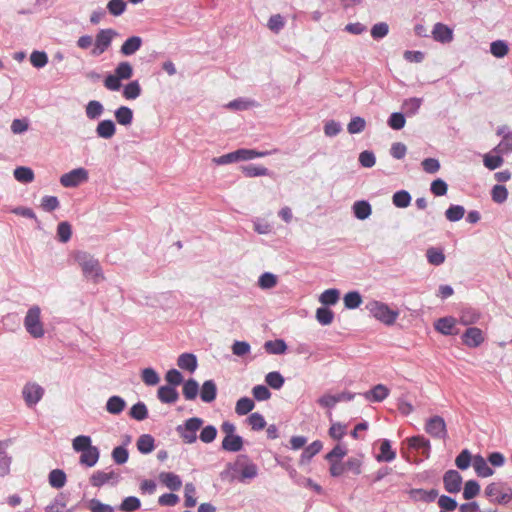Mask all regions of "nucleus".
I'll return each mask as SVG.
<instances>
[{
  "label": "nucleus",
  "mask_w": 512,
  "mask_h": 512,
  "mask_svg": "<svg viewBox=\"0 0 512 512\" xmlns=\"http://www.w3.org/2000/svg\"><path fill=\"white\" fill-rule=\"evenodd\" d=\"M226 469L232 471L233 478L242 483L258 476V466L247 454L237 455L234 462L227 463Z\"/></svg>",
  "instance_id": "f257e3e1"
},
{
  "label": "nucleus",
  "mask_w": 512,
  "mask_h": 512,
  "mask_svg": "<svg viewBox=\"0 0 512 512\" xmlns=\"http://www.w3.org/2000/svg\"><path fill=\"white\" fill-rule=\"evenodd\" d=\"M74 260L81 267L86 278H92L94 282H99L104 278L99 261L89 253L77 251L74 254Z\"/></svg>",
  "instance_id": "f03ea898"
},
{
  "label": "nucleus",
  "mask_w": 512,
  "mask_h": 512,
  "mask_svg": "<svg viewBox=\"0 0 512 512\" xmlns=\"http://www.w3.org/2000/svg\"><path fill=\"white\" fill-rule=\"evenodd\" d=\"M365 308L375 319L385 325L394 324L399 316L397 310H393L386 303L377 300L368 302Z\"/></svg>",
  "instance_id": "7ed1b4c3"
},
{
  "label": "nucleus",
  "mask_w": 512,
  "mask_h": 512,
  "mask_svg": "<svg viewBox=\"0 0 512 512\" xmlns=\"http://www.w3.org/2000/svg\"><path fill=\"white\" fill-rule=\"evenodd\" d=\"M23 324L31 337L38 339L45 335L44 325L41 321V309L38 305H33L28 309Z\"/></svg>",
  "instance_id": "20e7f679"
},
{
  "label": "nucleus",
  "mask_w": 512,
  "mask_h": 512,
  "mask_svg": "<svg viewBox=\"0 0 512 512\" xmlns=\"http://www.w3.org/2000/svg\"><path fill=\"white\" fill-rule=\"evenodd\" d=\"M204 420L200 417H191L176 427V432L185 444L197 441V432L202 428Z\"/></svg>",
  "instance_id": "39448f33"
},
{
  "label": "nucleus",
  "mask_w": 512,
  "mask_h": 512,
  "mask_svg": "<svg viewBox=\"0 0 512 512\" xmlns=\"http://www.w3.org/2000/svg\"><path fill=\"white\" fill-rule=\"evenodd\" d=\"M88 178V171L85 168L79 167L63 174L60 177V184L65 188H75L86 182Z\"/></svg>",
  "instance_id": "423d86ee"
},
{
  "label": "nucleus",
  "mask_w": 512,
  "mask_h": 512,
  "mask_svg": "<svg viewBox=\"0 0 512 512\" xmlns=\"http://www.w3.org/2000/svg\"><path fill=\"white\" fill-rule=\"evenodd\" d=\"M486 497L491 498V501L496 504L506 505L512 500V489L507 487L504 492L500 490V484L490 483L484 491Z\"/></svg>",
  "instance_id": "0eeeda50"
},
{
  "label": "nucleus",
  "mask_w": 512,
  "mask_h": 512,
  "mask_svg": "<svg viewBox=\"0 0 512 512\" xmlns=\"http://www.w3.org/2000/svg\"><path fill=\"white\" fill-rule=\"evenodd\" d=\"M117 35V32L111 28L101 29L95 38L94 48L92 54L99 56L104 53L111 45L113 37Z\"/></svg>",
  "instance_id": "6e6552de"
},
{
  "label": "nucleus",
  "mask_w": 512,
  "mask_h": 512,
  "mask_svg": "<svg viewBox=\"0 0 512 512\" xmlns=\"http://www.w3.org/2000/svg\"><path fill=\"white\" fill-rule=\"evenodd\" d=\"M425 431L433 438L445 439L447 437L445 420L438 415L430 417L426 421Z\"/></svg>",
  "instance_id": "1a4fd4ad"
},
{
  "label": "nucleus",
  "mask_w": 512,
  "mask_h": 512,
  "mask_svg": "<svg viewBox=\"0 0 512 512\" xmlns=\"http://www.w3.org/2000/svg\"><path fill=\"white\" fill-rule=\"evenodd\" d=\"M44 389L35 382H28L22 389L23 399L28 407L35 406L43 397Z\"/></svg>",
  "instance_id": "9d476101"
},
{
  "label": "nucleus",
  "mask_w": 512,
  "mask_h": 512,
  "mask_svg": "<svg viewBox=\"0 0 512 512\" xmlns=\"http://www.w3.org/2000/svg\"><path fill=\"white\" fill-rule=\"evenodd\" d=\"M462 483L463 478L457 470L450 469L443 475L444 488L450 494H456L460 492Z\"/></svg>",
  "instance_id": "9b49d317"
},
{
  "label": "nucleus",
  "mask_w": 512,
  "mask_h": 512,
  "mask_svg": "<svg viewBox=\"0 0 512 512\" xmlns=\"http://www.w3.org/2000/svg\"><path fill=\"white\" fill-rule=\"evenodd\" d=\"M432 38L441 44H448L454 39L453 29L448 25L437 22L431 32Z\"/></svg>",
  "instance_id": "f8f14e48"
},
{
  "label": "nucleus",
  "mask_w": 512,
  "mask_h": 512,
  "mask_svg": "<svg viewBox=\"0 0 512 512\" xmlns=\"http://www.w3.org/2000/svg\"><path fill=\"white\" fill-rule=\"evenodd\" d=\"M120 481V475L114 471L104 472L95 471L90 477V483L94 487H102L105 484L111 482L117 484Z\"/></svg>",
  "instance_id": "ddd939ff"
},
{
  "label": "nucleus",
  "mask_w": 512,
  "mask_h": 512,
  "mask_svg": "<svg viewBox=\"0 0 512 512\" xmlns=\"http://www.w3.org/2000/svg\"><path fill=\"white\" fill-rule=\"evenodd\" d=\"M462 341L470 348L479 347L484 341L483 332L478 327H469L463 333Z\"/></svg>",
  "instance_id": "4468645a"
},
{
  "label": "nucleus",
  "mask_w": 512,
  "mask_h": 512,
  "mask_svg": "<svg viewBox=\"0 0 512 512\" xmlns=\"http://www.w3.org/2000/svg\"><path fill=\"white\" fill-rule=\"evenodd\" d=\"M408 495L411 500L415 502L431 503L434 502L438 497L437 489L424 490L421 488H412L408 491Z\"/></svg>",
  "instance_id": "2eb2a0df"
},
{
  "label": "nucleus",
  "mask_w": 512,
  "mask_h": 512,
  "mask_svg": "<svg viewBox=\"0 0 512 512\" xmlns=\"http://www.w3.org/2000/svg\"><path fill=\"white\" fill-rule=\"evenodd\" d=\"M361 395L369 402H382L389 396V389L383 384H377Z\"/></svg>",
  "instance_id": "dca6fc26"
},
{
  "label": "nucleus",
  "mask_w": 512,
  "mask_h": 512,
  "mask_svg": "<svg viewBox=\"0 0 512 512\" xmlns=\"http://www.w3.org/2000/svg\"><path fill=\"white\" fill-rule=\"evenodd\" d=\"M455 325H456V319L451 316H447V317L439 318L435 322L434 328L439 333L449 336V335H456L458 333V331L455 330Z\"/></svg>",
  "instance_id": "f3484780"
},
{
  "label": "nucleus",
  "mask_w": 512,
  "mask_h": 512,
  "mask_svg": "<svg viewBox=\"0 0 512 512\" xmlns=\"http://www.w3.org/2000/svg\"><path fill=\"white\" fill-rule=\"evenodd\" d=\"M100 458V450L97 446L91 445L81 452L79 463L88 468L94 467Z\"/></svg>",
  "instance_id": "a211bd4d"
},
{
  "label": "nucleus",
  "mask_w": 512,
  "mask_h": 512,
  "mask_svg": "<svg viewBox=\"0 0 512 512\" xmlns=\"http://www.w3.org/2000/svg\"><path fill=\"white\" fill-rule=\"evenodd\" d=\"M473 468L478 477L486 478L494 474V470L488 465V460L480 454L473 456Z\"/></svg>",
  "instance_id": "6ab92c4d"
},
{
  "label": "nucleus",
  "mask_w": 512,
  "mask_h": 512,
  "mask_svg": "<svg viewBox=\"0 0 512 512\" xmlns=\"http://www.w3.org/2000/svg\"><path fill=\"white\" fill-rule=\"evenodd\" d=\"M199 395L203 402H213L217 397V385L215 381L212 379L204 381L201 389L199 388Z\"/></svg>",
  "instance_id": "aec40b11"
},
{
  "label": "nucleus",
  "mask_w": 512,
  "mask_h": 512,
  "mask_svg": "<svg viewBox=\"0 0 512 512\" xmlns=\"http://www.w3.org/2000/svg\"><path fill=\"white\" fill-rule=\"evenodd\" d=\"M244 446V439L238 434L224 437L221 443V448L227 452H240Z\"/></svg>",
  "instance_id": "412c9836"
},
{
  "label": "nucleus",
  "mask_w": 512,
  "mask_h": 512,
  "mask_svg": "<svg viewBox=\"0 0 512 512\" xmlns=\"http://www.w3.org/2000/svg\"><path fill=\"white\" fill-rule=\"evenodd\" d=\"M95 131L99 138L111 139L116 133V125L111 119L101 120Z\"/></svg>",
  "instance_id": "4be33fe9"
},
{
  "label": "nucleus",
  "mask_w": 512,
  "mask_h": 512,
  "mask_svg": "<svg viewBox=\"0 0 512 512\" xmlns=\"http://www.w3.org/2000/svg\"><path fill=\"white\" fill-rule=\"evenodd\" d=\"M158 399L165 404L175 403L179 398V393L175 387L164 385L159 387L157 391Z\"/></svg>",
  "instance_id": "5701e85b"
},
{
  "label": "nucleus",
  "mask_w": 512,
  "mask_h": 512,
  "mask_svg": "<svg viewBox=\"0 0 512 512\" xmlns=\"http://www.w3.org/2000/svg\"><path fill=\"white\" fill-rule=\"evenodd\" d=\"M159 480L171 491H178L182 486L181 478L173 472H161Z\"/></svg>",
  "instance_id": "b1692460"
},
{
  "label": "nucleus",
  "mask_w": 512,
  "mask_h": 512,
  "mask_svg": "<svg viewBox=\"0 0 512 512\" xmlns=\"http://www.w3.org/2000/svg\"><path fill=\"white\" fill-rule=\"evenodd\" d=\"M408 444L410 448L420 450L422 454L425 455L426 458L429 457L431 449L429 439L421 435L413 436L408 439Z\"/></svg>",
  "instance_id": "393cba45"
},
{
  "label": "nucleus",
  "mask_w": 512,
  "mask_h": 512,
  "mask_svg": "<svg viewBox=\"0 0 512 512\" xmlns=\"http://www.w3.org/2000/svg\"><path fill=\"white\" fill-rule=\"evenodd\" d=\"M142 38L139 36H131L127 38L120 48V52L125 56L135 54L142 46Z\"/></svg>",
  "instance_id": "a878e982"
},
{
  "label": "nucleus",
  "mask_w": 512,
  "mask_h": 512,
  "mask_svg": "<svg viewBox=\"0 0 512 512\" xmlns=\"http://www.w3.org/2000/svg\"><path fill=\"white\" fill-rule=\"evenodd\" d=\"M177 365L181 369L192 373L197 369L198 366L197 357L193 353H182L177 359Z\"/></svg>",
  "instance_id": "bb28decb"
},
{
  "label": "nucleus",
  "mask_w": 512,
  "mask_h": 512,
  "mask_svg": "<svg viewBox=\"0 0 512 512\" xmlns=\"http://www.w3.org/2000/svg\"><path fill=\"white\" fill-rule=\"evenodd\" d=\"M352 212L355 218L365 220L369 218L372 213L371 204L366 200H358L352 206Z\"/></svg>",
  "instance_id": "cd10ccee"
},
{
  "label": "nucleus",
  "mask_w": 512,
  "mask_h": 512,
  "mask_svg": "<svg viewBox=\"0 0 512 512\" xmlns=\"http://www.w3.org/2000/svg\"><path fill=\"white\" fill-rule=\"evenodd\" d=\"M396 458V451L392 449L391 442L383 439L380 444V453L376 456L378 462H391Z\"/></svg>",
  "instance_id": "c85d7f7f"
},
{
  "label": "nucleus",
  "mask_w": 512,
  "mask_h": 512,
  "mask_svg": "<svg viewBox=\"0 0 512 512\" xmlns=\"http://www.w3.org/2000/svg\"><path fill=\"white\" fill-rule=\"evenodd\" d=\"M130 442V437L127 436V439L123 445H119L113 448L111 452V457L115 464L123 465L129 459V451L126 448V445Z\"/></svg>",
  "instance_id": "c756f323"
},
{
  "label": "nucleus",
  "mask_w": 512,
  "mask_h": 512,
  "mask_svg": "<svg viewBox=\"0 0 512 512\" xmlns=\"http://www.w3.org/2000/svg\"><path fill=\"white\" fill-rule=\"evenodd\" d=\"M322 447L323 444L320 440H315L310 445L305 447L300 456V464L304 465L309 463L311 459L321 451Z\"/></svg>",
  "instance_id": "7c9ffc66"
},
{
  "label": "nucleus",
  "mask_w": 512,
  "mask_h": 512,
  "mask_svg": "<svg viewBox=\"0 0 512 512\" xmlns=\"http://www.w3.org/2000/svg\"><path fill=\"white\" fill-rule=\"evenodd\" d=\"M125 407L126 401L122 397L117 395L109 397L105 406L107 412L112 415H119L120 413L123 412Z\"/></svg>",
  "instance_id": "2f4dec72"
},
{
  "label": "nucleus",
  "mask_w": 512,
  "mask_h": 512,
  "mask_svg": "<svg viewBox=\"0 0 512 512\" xmlns=\"http://www.w3.org/2000/svg\"><path fill=\"white\" fill-rule=\"evenodd\" d=\"M480 313L472 307H463L460 311L459 322L464 325H472L478 322Z\"/></svg>",
  "instance_id": "473e14b6"
},
{
  "label": "nucleus",
  "mask_w": 512,
  "mask_h": 512,
  "mask_svg": "<svg viewBox=\"0 0 512 512\" xmlns=\"http://www.w3.org/2000/svg\"><path fill=\"white\" fill-rule=\"evenodd\" d=\"M115 119L119 125L129 126L133 122V110L128 106H120L114 112Z\"/></svg>",
  "instance_id": "72a5a7b5"
},
{
  "label": "nucleus",
  "mask_w": 512,
  "mask_h": 512,
  "mask_svg": "<svg viewBox=\"0 0 512 512\" xmlns=\"http://www.w3.org/2000/svg\"><path fill=\"white\" fill-rule=\"evenodd\" d=\"M182 393L186 400H195L199 394V384L194 378L183 381Z\"/></svg>",
  "instance_id": "f704fd0d"
},
{
  "label": "nucleus",
  "mask_w": 512,
  "mask_h": 512,
  "mask_svg": "<svg viewBox=\"0 0 512 512\" xmlns=\"http://www.w3.org/2000/svg\"><path fill=\"white\" fill-rule=\"evenodd\" d=\"M136 446L141 454H149L155 449V439L150 434H142L138 438Z\"/></svg>",
  "instance_id": "c9c22d12"
},
{
  "label": "nucleus",
  "mask_w": 512,
  "mask_h": 512,
  "mask_svg": "<svg viewBox=\"0 0 512 512\" xmlns=\"http://www.w3.org/2000/svg\"><path fill=\"white\" fill-rule=\"evenodd\" d=\"M48 482L51 487L61 489L67 482L66 473L62 469H53L48 475Z\"/></svg>",
  "instance_id": "e433bc0d"
},
{
  "label": "nucleus",
  "mask_w": 512,
  "mask_h": 512,
  "mask_svg": "<svg viewBox=\"0 0 512 512\" xmlns=\"http://www.w3.org/2000/svg\"><path fill=\"white\" fill-rule=\"evenodd\" d=\"M287 348V344L283 339L269 340L264 343L266 352L273 355H282L287 351Z\"/></svg>",
  "instance_id": "4c0bfd02"
},
{
  "label": "nucleus",
  "mask_w": 512,
  "mask_h": 512,
  "mask_svg": "<svg viewBox=\"0 0 512 512\" xmlns=\"http://www.w3.org/2000/svg\"><path fill=\"white\" fill-rule=\"evenodd\" d=\"M141 92L142 88L139 81L133 80L123 87L122 95L126 100H135L141 95Z\"/></svg>",
  "instance_id": "58836bf2"
},
{
  "label": "nucleus",
  "mask_w": 512,
  "mask_h": 512,
  "mask_svg": "<svg viewBox=\"0 0 512 512\" xmlns=\"http://www.w3.org/2000/svg\"><path fill=\"white\" fill-rule=\"evenodd\" d=\"M104 112L103 104L98 100H91L85 106V113L88 119L96 120Z\"/></svg>",
  "instance_id": "ea45409f"
},
{
  "label": "nucleus",
  "mask_w": 512,
  "mask_h": 512,
  "mask_svg": "<svg viewBox=\"0 0 512 512\" xmlns=\"http://www.w3.org/2000/svg\"><path fill=\"white\" fill-rule=\"evenodd\" d=\"M340 298V292L336 288H330L325 290L319 296V301L323 306H333L335 305Z\"/></svg>",
  "instance_id": "a19ab883"
},
{
  "label": "nucleus",
  "mask_w": 512,
  "mask_h": 512,
  "mask_svg": "<svg viewBox=\"0 0 512 512\" xmlns=\"http://www.w3.org/2000/svg\"><path fill=\"white\" fill-rule=\"evenodd\" d=\"M241 170L246 177H259L270 175L269 169L264 166L247 164L241 166Z\"/></svg>",
  "instance_id": "79ce46f5"
},
{
  "label": "nucleus",
  "mask_w": 512,
  "mask_h": 512,
  "mask_svg": "<svg viewBox=\"0 0 512 512\" xmlns=\"http://www.w3.org/2000/svg\"><path fill=\"white\" fill-rule=\"evenodd\" d=\"M423 99L418 97H411L408 99H405L402 104V109L405 112V115L407 116H414L418 113L421 105H422Z\"/></svg>",
  "instance_id": "37998d69"
},
{
  "label": "nucleus",
  "mask_w": 512,
  "mask_h": 512,
  "mask_svg": "<svg viewBox=\"0 0 512 512\" xmlns=\"http://www.w3.org/2000/svg\"><path fill=\"white\" fill-rule=\"evenodd\" d=\"M334 312L327 306H321L316 309V320L323 326L330 325L334 319Z\"/></svg>",
  "instance_id": "c03bdc74"
},
{
  "label": "nucleus",
  "mask_w": 512,
  "mask_h": 512,
  "mask_svg": "<svg viewBox=\"0 0 512 512\" xmlns=\"http://www.w3.org/2000/svg\"><path fill=\"white\" fill-rule=\"evenodd\" d=\"M411 200V194L407 190H398L392 196V203L397 208H407Z\"/></svg>",
  "instance_id": "a18cd8bd"
},
{
  "label": "nucleus",
  "mask_w": 512,
  "mask_h": 512,
  "mask_svg": "<svg viewBox=\"0 0 512 512\" xmlns=\"http://www.w3.org/2000/svg\"><path fill=\"white\" fill-rule=\"evenodd\" d=\"M68 502V495L64 493H58L52 502L44 508L45 512H60L61 509L65 508Z\"/></svg>",
  "instance_id": "49530a36"
},
{
  "label": "nucleus",
  "mask_w": 512,
  "mask_h": 512,
  "mask_svg": "<svg viewBox=\"0 0 512 512\" xmlns=\"http://www.w3.org/2000/svg\"><path fill=\"white\" fill-rule=\"evenodd\" d=\"M255 407V403L253 399L249 397H241L237 400L235 405V412L239 416L246 415L250 413Z\"/></svg>",
  "instance_id": "de8ad7c7"
},
{
  "label": "nucleus",
  "mask_w": 512,
  "mask_h": 512,
  "mask_svg": "<svg viewBox=\"0 0 512 512\" xmlns=\"http://www.w3.org/2000/svg\"><path fill=\"white\" fill-rule=\"evenodd\" d=\"M465 215V208L459 204H451L445 211V217L450 222L460 221Z\"/></svg>",
  "instance_id": "09e8293b"
},
{
  "label": "nucleus",
  "mask_w": 512,
  "mask_h": 512,
  "mask_svg": "<svg viewBox=\"0 0 512 512\" xmlns=\"http://www.w3.org/2000/svg\"><path fill=\"white\" fill-rule=\"evenodd\" d=\"M362 301L361 294L356 290L347 292L343 297L345 308L350 310L358 308Z\"/></svg>",
  "instance_id": "8fccbe9b"
},
{
  "label": "nucleus",
  "mask_w": 512,
  "mask_h": 512,
  "mask_svg": "<svg viewBox=\"0 0 512 512\" xmlns=\"http://www.w3.org/2000/svg\"><path fill=\"white\" fill-rule=\"evenodd\" d=\"M480 489V484L476 480H468L464 484L462 496L465 500H472L479 495Z\"/></svg>",
  "instance_id": "3c124183"
},
{
  "label": "nucleus",
  "mask_w": 512,
  "mask_h": 512,
  "mask_svg": "<svg viewBox=\"0 0 512 512\" xmlns=\"http://www.w3.org/2000/svg\"><path fill=\"white\" fill-rule=\"evenodd\" d=\"M14 178L21 183H31L34 180V172L26 166H19L13 172Z\"/></svg>",
  "instance_id": "603ef678"
},
{
  "label": "nucleus",
  "mask_w": 512,
  "mask_h": 512,
  "mask_svg": "<svg viewBox=\"0 0 512 512\" xmlns=\"http://www.w3.org/2000/svg\"><path fill=\"white\" fill-rule=\"evenodd\" d=\"M238 161H248L259 157H264L269 154V152H260L254 149H246L240 148L236 150Z\"/></svg>",
  "instance_id": "864d4df0"
},
{
  "label": "nucleus",
  "mask_w": 512,
  "mask_h": 512,
  "mask_svg": "<svg viewBox=\"0 0 512 512\" xmlns=\"http://www.w3.org/2000/svg\"><path fill=\"white\" fill-rule=\"evenodd\" d=\"M129 415L131 418L137 420V421H143L148 417V409L144 402L139 401L135 403L130 411Z\"/></svg>",
  "instance_id": "5fc2aeb1"
},
{
  "label": "nucleus",
  "mask_w": 512,
  "mask_h": 512,
  "mask_svg": "<svg viewBox=\"0 0 512 512\" xmlns=\"http://www.w3.org/2000/svg\"><path fill=\"white\" fill-rule=\"evenodd\" d=\"M490 52L496 58H503L509 52L508 43L504 40H495L490 44Z\"/></svg>",
  "instance_id": "6e6d98bb"
},
{
  "label": "nucleus",
  "mask_w": 512,
  "mask_h": 512,
  "mask_svg": "<svg viewBox=\"0 0 512 512\" xmlns=\"http://www.w3.org/2000/svg\"><path fill=\"white\" fill-rule=\"evenodd\" d=\"M473 464V456L468 449H463L455 459V465L460 470H466Z\"/></svg>",
  "instance_id": "4d7b16f0"
},
{
  "label": "nucleus",
  "mask_w": 512,
  "mask_h": 512,
  "mask_svg": "<svg viewBox=\"0 0 512 512\" xmlns=\"http://www.w3.org/2000/svg\"><path fill=\"white\" fill-rule=\"evenodd\" d=\"M266 384L272 389L279 390L283 387L285 379L278 371H272L265 376Z\"/></svg>",
  "instance_id": "13d9d810"
},
{
  "label": "nucleus",
  "mask_w": 512,
  "mask_h": 512,
  "mask_svg": "<svg viewBox=\"0 0 512 512\" xmlns=\"http://www.w3.org/2000/svg\"><path fill=\"white\" fill-rule=\"evenodd\" d=\"M426 257L431 265L439 266L444 263L445 255L439 248L430 247L426 251Z\"/></svg>",
  "instance_id": "bf43d9fd"
},
{
  "label": "nucleus",
  "mask_w": 512,
  "mask_h": 512,
  "mask_svg": "<svg viewBox=\"0 0 512 512\" xmlns=\"http://www.w3.org/2000/svg\"><path fill=\"white\" fill-rule=\"evenodd\" d=\"M141 507V501L136 496L125 497L119 505L122 512H134Z\"/></svg>",
  "instance_id": "052dcab7"
},
{
  "label": "nucleus",
  "mask_w": 512,
  "mask_h": 512,
  "mask_svg": "<svg viewBox=\"0 0 512 512\" xmlns=\"http://www.w3.org/2000/svg\"><path fill=\"white\" fill-rule=\"evenodd\" d=\"M247 423L250 425L251 429L254 431H260L265 428L266 420L262 414L259 412L251 413L247 417Z\"/></svg>",
  "instance_id": "680f3d73"
},
{
  "label": "nucleus",
  "mask_w": 512,
  "mask_h": 512,
  "mask_svg": "<svg viewBox=\"0 0 512 512\" xmlns=\"http://www.w3.org/2000/svg\"><path fill=\"white\" fill-rule=\"evenodd\" d=\"M92 445V439L88 435L76 436L72 441V447L75 452L81 453Z\"/></svg>",
  "instance_id": "e2e57ef3"
},
{
  "label": "nucleus",
  "mask_w": 512,
  "mask_h": 512,
  "mask_svg": "<svg viewBox=\"0 0 512 512\" xmlns=\"http://www.w3.org/2000/svg\"><path fill=\"white\" fill-rule=\"evenodd\" d=\"M114 73L121 80H128L133 76V67L129 62L123 61L116 66Z\"/></svg>",
  "instance_id": "0e129e2a"
},
{
  "label": "nucleus",
  "mask_w": 512,
  "mask_h": 512,
  "mask_svg": "<svg viewBox=\"0 0 512 512\" xmlns=\"http://www.w3.org/2000/svg\"><path fill=\"white\" fill-rule=\"evenodd\" d=\"M142 381L148 386H155L159 383L158 373L151 367L144 368L141 372Z\"/></svg>",
  "instance_id": "69168bd1"
},
{
  "label": "nucleus",
  "mask_w": 512,
  "mask_h": 512,
  "mask_svg": "<svg viewBox=\"0 0 512 512\" xmlns=\"http://www.w3.org/2000/svg\"><path fill=\"white\" fill-rule=\"evenodd\" d=\"M438 498V506L440 507V512H448L453 511L458 507L457 501L447 495H441Z\"/></svg>",
  "instance_id": "338daca9"
},
{
  "label": "nucleus",
  "mask_w": 512,
  "mask_h": 512,
  "mask_svg": "<svg viewBox=\"0 0 512 512\" xmlns=\"http://www.w3.org/2000/svg\"><path fill=\"white\" fill-rule=\"evenodd\" d=\"M87 506L91 512H114L113 506L102 503L96 498L90 499L87 503Z\"/></svg>",
  "instance_id": "774afa93"
}]
</instances>
